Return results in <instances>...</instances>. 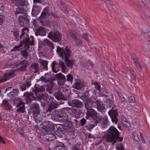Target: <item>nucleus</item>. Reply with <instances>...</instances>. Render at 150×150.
I'll return each instance as SVG.
<instances>
[{
    "label": "nucleus",
    "instance_id": "1",
    "mask_svg": "<svg viewBox=\"0 0 150 150\" xmlns=\"http://www.w3.org/2000/svg\"><path fill=\"white\" fill-rule=\"evenodd\" d=\"M108 133L106 136V141L112 142V145L116 143L117 141L121 142L122 140V137H119V133L114 127L112 126L110 127L108 129Z\"/></svg>",
    "mask_w": 150,
    "mask_h": 150
},
{
    "label": "nucleus",
    "instance_id": "2",
    "mask_svg": "<svg viewBox=\"0 0 150 150\" xmlns=\"http://www.w3.org/2000/svg\"><path fill=\"white\" fill-rule=\"evenodd\" d=\"M92 102L90 99H88L85 104V108L87 110L86 118L88 119L89 117L92 118H96L97 117L96 112L92 108Z\"/></svg>",
    "mask_w": 150,
    "mask_h": 150
},
{
    "label": "nucleus",
    "instance_id": "3",
    "mask_svg": "<svg viewBox=\"0 0 150 150\" xmlns=\"http://www.w3.org/2000/svg\"><path fill=\"white\" fill-rule=\"evenodd\" d=\"M56 51L60 57L63 59L70 58L71 53V51L67 47L62 48L57 46Z\"/></svg>",
    "mask_w": 150,
    "mask_h": 150
},
{
    "label": "nucleus",
    "instance_id": "4",
    "mask_svg": "<svg viewBox=\"0 0 150 150\" xmlns=\"http://www.w3.org/2000/svg\"><path fill=\"white\" fill-rule=\"evenodd\" d=\"M48 36L49 38L54 42H57L59 41L61 39V35L58 32H50Z\"/></svg>",
    "mask_w": 150,
    "mask_h": 150
},
{
    "label": "nucleus",
    "instance_id": "5",
    "mask_svg": "<svg viewBox=\"0 0 150 150\" xmlns=\"http://www.w3.org/2000/svg\"><path fill=\"white\" fill-rule=\"evenodd\" d=\"M108 114L110 116L112 121L114 122L115 124H116L118 121L117 118V116L118 115V113L116 110H109L108 112Z\"/></svg>",
    "mask_w": 150,
    "mask_h": 150
},
{
    "label": "nucleus",
    "instance_id": "6",
    "mask_svg": "<svg viewBox=\"0 0 150 150\" xmlns=\"http://www.w3.org/2000/svg\"><path fill=\"white\" fill-rule=\"evenodd\" d=\"M30 109L33 112L34 117H37L39 114V107L37 104L33 103L30 105Z\"/></svg>",
    "mask_w": 150,
    "mask_h": 150
},
{
    "label": "nucleus",
    "instance_id": "7",
    "mask_svg": "<svg viewBox=\"0 0 150 150\" xmlns=\"http://www.w3.org/2000/svg\"><path fill=\"white\" fill-rule=\"evenodd\" d=\"M63 127L66 132H72L74 131L71 122H68L63 123Z\"/></svg>",
    "mask_w": 150,
    "mask_h": 150
},
{
    "label": "nucleus",
    "instance_id": "8",
    "mask_svg": "<svg viewBox=\"0 0 150 150\" xmlns=\"http://www.w3.org/2000/svg\"><path fill=\"white\" fill-rule=\"evenodd\" d=\"M16 106L18 108L16 110L18 113H23L25 112V105L22 102L19 101Z\"/></svg>",
    "mask_w": 150,
    "mask_h": 150
},
{
    "label": "nucleus",
    "instance_id": "9",
    "mask_svg": "<svg viewBox=\"0 0 150 150\" xmlns=\"http://www.w3.org/2000/svg\"><path fill=\"white\" fill-rule=\"evenodd\" d=\"M68 103L69 105L72 107L81 108L83 106L82 103L77 100H74L68 102Z\"/></svg>",
    "mask_w": 150,
    "mask_h": 150
},
{
    "label": "nucleus",
    "instance_id": "10",
    "mask_svg": "<svg viewBox=\"0 0 150 150\" xmlns=\"http://www.w3.org/2000/svg\"><path fill=\"white\" fill-rule=\"evenodd\" d=\"M31 40H30L29 38H24L23 40L24 45L26 46L28 49L29 47V45H33L34 43V37L32 36H31Z\"/></svg>",
    "mask_w": 150,
    "mask_h": 150
},
{
    "label": "nucleus",
    "instance_id": "11",
    "mask_svg": "<svg viewBox=\"0 0 150 150\" xmlns=\"http://www.w3.org/2000/svg\"><path fill=\"white\" fill-rule=\"evenodd\" d=\"M42 125L44 127L47 129L48 128L50 130L53 129H55V125L49 121H45L42 122Z\"/></svg>",
    "mask_w": 150,
    "mask_h": 150
},
{
    "label": "nucleus",
    "instance_id": "12",
    "mask_svg": "<svg viewBox=\"0 0 150 150\" xmlns=\"http://www.w3.org/2000/svg\"><path fill=\"white\" fill-rule=\"evenodd\" d=\"M18 7L25 5L27 0H10Z\"/></svg>",
    "mask_w": 150,
    "mask_h": 150
},
{
    "label": "nucleus",
    "instance_id": "13",
    "mask_svg": "<svg viewBox=\"0 0 150 150\" xmlns=\"http://www.w3.org/2000/svg\"><path fill=\"white\" fill-rule=\"evenodd\" d=\"M14 76V74L13 72L6 73L4 74V76L0 79V83L6 81L10 78L13 77Z\"/></svg>",
    "mask_w": 150,
    "mask_h": 150
},
{
    "label": "nucleus",
    "instance_id": "14",
    "mask_svg": "<svg viewBox=\"0 0 150 150\" xmlns=\"http://www.w3.org/2000/svg\"><path fill=\"white\" fill-rule=\"evenodd\" d=\"M50 12L47 7L45 8L41 13L40 18L42 19L47 18L50 15Z\"/></svg>",
    "mask_w": 150,
    "mask_h": 150
},
{
    "label": "nucleus",
    "instance_id": "15",
    "mask_svg": "<svg viewBox=\"0 0 150 150\" xmlns=\"http://www.w3.org/2000/svg\"><path fill=\"white\" fill-rule=\"evenodd\" d=\"M54 150H67V148L62 143L57 142Z\"/></svg>",
    "mask_w": 150,
    "mask_h": 150
},
{
    "label": "nucleus",
    "instance_id": "16",
    "mask_svg": "<svg viewBox=\"0 0 150 150\" xmlns=\"http://www.w3.org/2000/svg\"><path fill=\"white\" fill-rule=\"evenodd\" d=\"M35 34L37 35H45L46 32L44 28L41 27L38 28L37 29Z\"/></svg>",
    "mask_w": 150,
    "mask_h": 150
},
{
    "label": "nucleus",
    "instance_id": "17",
    "mask_svg": "<svg viewBox=\"0 0 150 150\" xmlns=\"http://www.w3.org/2000/svg\"><path fill=\"white\" fill-rule=\"evenodd\" d=\"M2 107L6 110H10L11 109L12 106L10 104L7 100L6 99L3 101Z\"/></svg>",
    "mask_w": 150,
    "mask_h": 150
},
{
    "label": "nucleus",
    "instance_id": "18",
    "mask_svg": "<svg viewBox=\"0 0 150 150\" xmlns=\"http://www.w3.org/2000/svg\"><path fill=\"white\" fill-rule=\"evenodd\" d=\"M25 96L27 102L28 103L31 102L32 100L34 99L35 98L33 93L31 92L26 93L25 94Z\"/></svg>",
    "mask_w": 150,
    "mask_h": 150
},
{
    "label": "nucleus",
    "instance_id": "19",
    "mask_svg": "<svg viewBox=\"0 0 150 150\" xmlns=\"http://www.w3.org/2000/svg\"><path fill=\"white\" fill-rule=\"evenodd\" d=\"M45 88L42 86H35V89L34 90V92L35 93L36 96L37 95H39L41 93L40 92H42L45 90Z\"/></svg>",
    "mask_w": 150,
    "mask_h": 150
},
{
    "label": "nucleus",
    "instance_id": "20",
    "mask_svg": "<svg viewBox=\"0 0 150 150\" xmlns=\"http://www.w3.org/2000/svg\"><path fill=\"white\" fill-rule=\"evenodd\" d=\"M47 134L46 138L48 141L53 140L55 139L56 136L53 133L49 132H47Z\"/></svg>",
    "mask_w": 150,
    "mask_h": 150
},
{
    "label": "nucleus",
    "instance_id": "21",
    "mask_svg": "<svg viewBox=\"0 0 150 150\" xmlns=\"http://www.w3.org/2000/svg\"><path fill=\"white\" fill-rule=\"evenodd\" d=\"M19 63L22 65V67L20 68L21 71L25 70L28 65V61L26 60H23L20 61Z\"/></svg>",
    "mask_w": 150,
    "mask_h": 150
},
{
    "label": "nucleus",
    "instance_id": "22",
    "mask_svg": "<svg viewBox=\"0 0 150 150\" xmlns=\"http://www.w3.org/2000/svg\"><path fill=\"white\" fill-rule=\"evenodd\" d=\"M38 62L43 66V69L45 70H48L47 64L48 62L47 61L42 59H40L39 60Z\"/></svg>",
    "mask_w": 150,
    "mask_h": 150
},
{
    "label": "nucleus",
    "instance_id": "23",
    "mask_svg": "<svg viewBox=\"0 0 150 150\" xmlns=\"http://www.w3.org/2000/svg\"><path fill=\"white\" fill-rule=\"evenodd\" d=\"M56 99L58 100L60 99L64 100L65 97L62 93L59 92H55L54 95Z\"/></svg>",
    "mask_w": 150,
    "mask_h": 150
},
{
    "label": "nucleus",
    "instance_id": "24",
    "mask_svg": "<svg viewBox=\"0 0 150 150\" xmlns=\"http://www.w3.org/2000/svg\"><path fill=\"white\" fill-rule=\"evenodd\" d=\"M69 58L65 59V61L67 66L69 67L72 68L74 63L73 59H70Z\"/></svg>",
    "mask_w": 150,
    "mask_h": 150
},
{
    "label": "nucleus",
    "instance_id": "25",
    "mask_svg": "<svg viewBox=\"0 0 150 150\" xmlns=\"http://www.w3.org/2000/svg\"><path fill=\"white\" fill-rule=\"evenodd\" d=\"M31 85L30 82L28 81L20 86V88L22 91L25 90L27 88H28Z\"/></svg>",
    "mask_w": 150,
    "mask_h": 150
},
{
    "label": "nucleus",
    "instance_id": "26",
    "mask_svg": "<svg viewBox=\"0 0 150 150\" xmlns=\"http://www.w3.org/2000/svg\"><path fill=\"white\" fill-rule=\"evenodd\" d=\"M44 42L50 47L51 51L52 52L53 49L54 48V44L47 39H44Z\"/></svg>",
    "mask_w": 150,
    "mask_h": 150
},
{
    "label": "nucleus",
    "instance_id": "27",
    "mask_svg": "<svg viewBox=\"0 0 150 150\" xmlns=\"http://www.w3.org/2000/svg\"><path fill=\"white\" fill-rule=\"evenodd\" d=\"M97 110L100 112H101L103 110L104 111L105 109V107L102 103H98V102L97 100Z\"/></svg>",
    "mask_w": 150,
    "mask_h": 150
},
{
    "label": "nucleus",
    "instance_id": "28",
    "mask_svg": "<svg viewBox=\"0 0 150 150\" xmlns=\"http://www.w3.org/2000/svg\"><path fill=\"white\" fill-rule=\"evenodd\" d=\"M132 59H133V62L137 67H139L140 68L139 71H142V67L140 66V65L137 62V57L135 55H133L132 56Z\"/></svg>",
    "mask_w": 150,
    "mask_h": 150
},
{
    "label": "nucleus",
    "instance_id": "29",
    "mask_svg": "<svg viewBox=\"0 0 150 150\" xmlns=\"http://www.w3.org/2000/svg\"><path fill=\"white\" fill-rule=\"evenodd\" d=\"M37 97L41 100L42 99L43 100H46L47 97L48 95L46 93H40L39 95H37Z\"/></svg>",
    "mask_w": 150,
    "mask_h": 150
},
{
    "label": "nucleus",
    "instance_id": "30",
    "mask_svg": "<svg viewBox=\"0 0 150 150\" xmlns=\"http://www.w3.org/2000/svg\"><path fill=\"white\" fill-rule=\"evenodd\" d=\"M55 118L57 119L58 120L61 122H64L67 120V118L63 115H60L59 116H55Z\"/></svg>",
    "mask_w": 150,
    "mask_h": 150
},
{
    "label": "nucleus",
    "instance_id": "31",
    "mask_svg": "<svg viewBox=\"0 0 150 150\" xmlns=\"http://www.w3.org/2000/svg\"><path fill=\"white\" fill-rule=\"evenodd\" d=\"M58 105L57 104L54 102L50 103L48 105V110L49 111H51L52 109L56 108Z\"/></svg>",
    "mask_w": 150,
    "mask_h": 150
},
{
    "label": "nucleus",
    "instance_id": "32",
    "mask_svg": "<svg viewBox=\"0 0 150 150\" xmlns=\"http://www.w3.org/2000/svg\"><path fill=\"white\" fill-rule=\"evenodd\" d=\"M22 46V41H21V43L19 45L15 46L11 50V52L14 51H19L20 50V48Z\"/></svg>",
    "mask_w": 150,
    "mask_h": 150
},
{
    "label": "nucleus",
    "instance_id": "33",
    "mask_svg": "<svg viewBox=\"0 0 150 150\" xmlns=\"http://www.w3.org/2000/svg\"><path fill=\"white\" fill-rule=\"evenodd\" d=\"M59 65L61 67L62 72L64 73L66 69V68L65 65L64 63L62 61H59Z\"/></svg>",
    "mask_w": 150,
    "mask_h": 150
},
{
    "label": "nucleus",
    "instance_id": "34",
    "mask_svg": "<svg viewBox=\"0 0 150 150\" xmlns=\"http://www.w3.org/2000/svg\"><path fill=\"white\" fill-rule=\"evenodd\" d=\"M69 36L73 39L74 40H75V39L78 38L79 36V34L78 33H74L71 31L69 32Z\"/></svg>",
    "mask_w": 150,
    "mask_h": 150
},
{
    "label": "nucleus",
    "instance_id": "35",
    "mask_svg": "<svg viewBox=\"0 0 150 150\" xmlns=\"http://www.w3.org/2000/svg\"><path fill=\"white\" fill-rule=\"evenodd\" d=\"M55 76L58 79L66 80L65 76L61 73L56 74Z\"/></svg>",
    "mask_w": 150,
    "mask_h": 150
},
{
    "label": "nucleus",
    "instance_id": "36",
    "mask_svg": "<svg viewBox=\"0 0 150 150\" xmlns=\"http://www.w3.org/2000/svg\"><path fill=\"white\" fill-rule=\"evenodd\" d=\"M83 85L82 83L80 82H77L75 83L74 86V88L77 90H79L83 87Z\"/></svg>",
    "mask_w": 150,
    "mask_h": 150
},
{
    "label": "nucleus",
    "instance_id": "37",
    "mask_svg": "<svg viewBox=\"0 0 150 150\" xmlns=\"http://www.w3.org/2000/svg\"><path fill=\"white\" fill-rule=\"evenodd\" d=\"M31 68L34 69L35 72H38L39 70V65L38 63H35L31 65Z\"/></svg>",
    "mask_w": 150,
    "mask_h": 150
},
{
    "label": "nucleus",
    "instance_id": "38",
    "mask_svg": "<svg viewBox=\"0 0 150 150\" xmlns=\"http://www.w3.org/2000/svg\"><path fill=\"white\" fill-rule=\"evenodd\" d=\"M21 55L23 57L25 58H27L28 56V52L25 50L21 51Z\"/></svg>",
    "mask_w": 150,
    "mask_h": 150
},
{
    "label": "nucleus",
    "instance_id": "39",
    "mask_svg": "<svg viewBox=\"0 0 150 150\" xmlns=\"http://www.w3.org/2000/svg\"><path fill=\"white\" fill-rule=\"evenodd\" d=\"M117 95L119 98V99L120 101L122 102H124L125 101V99L124 97L122 95V94L120 93H117Z\"/></svg>",
    "mask_w": 150,
    "mask_h": 150
},
{
    "label": "nucleus",
    "instance_id": "40",
    "mask_svg": "<svg viewBox=\"0 0 150 150\" xmlns=\"http://www.w3.org/2000/svg\"><path fill=\"white\" fill-rule=\"evenodd\" d=\"M19 25L21 26H24V22L23 21L24 20L23 17L22 16H19Z\"/></svg>",
    "mask_w": 150,
    "mask_h": 150
},
{
    "label": "nucleus",
    "instance_id": "41",
    "mask_svg": "<svg viewBox=\"0 0 150 150\" xmlns=\"http://www.w3.org/2000/svg\"><path fill=\"white\" fill-rule=\"evenodd\" d=\"M103 123L105 125H106L108 122V117L106 115H105L102 118Z\"/></svg>",
    "mask_w": 150,
    "mask_h": 150
},
{
    "label": "nucleus",
    "instance_id": "42",
    "mask_svg": "<svg viewBox=\"0 0 150 150\" xmlns=\"http://www.w3.org/2000/svg\"><path fill=\"white\" fill-rule=\"evenodd\" d=\"M29 29L26 28H23V29L22 30V34L20 36V38H21L22 36L25 33V32L27 33V34L29 32Z\"/></svg>",
    "mask_w": 150,
    "mask_h": 150
},
{
    "label": "nucleus",
    "instance_id": "43",
    "mask_svg": "<svg viewBox=\"0 0 150 150\" xmlns=\"http://www.w3.org/2000/svg\"><path fill=\"white\" fill-rule=\"evenodd\" d=\"M19 92V90L15 89L13 90L12 92H11L10 94L13 96H16Z\"/></svg>",
    "mask_w": 150,
    "mask_h": 150
},
{
    "label": "nucleus",
    "instance_id": "44",
    "mask_svg": "<svg viewBox=\"0 0 150 150\" xmlns=\"http://www.w3.org/2000/svg\"><path fill=\"white\" fill-rule=\"evenodd\" d=\"M13 33L14 37L15 38L16 40H17L19 38L18 37L19 33L18 31H13Z\"/></svg>",
    "mask_w": 150,
    "mask_h": 150
},
{
    "label": "nucleus",
    "instance_id": "45",
    "mask_svg": "<svg viewBox=\"0 0 150 150\" xmlns=\"http://www.w3.org/2000/svg\"><path fill=\"white\" fill-rule=\"evenodd\" d=\"M16 12L17 14L23 13H24V9L23 8H19V7L18 8L16 9Z\"/></svg>",
    "mask_w": 150,
    "mask_h": 150
},
{
    "label": "nucleus",
    "instance_id": "46",
    "mask_svg": "<svg viewBox=\"0 0 150 150\" xmlns=\"http://www.w3.org/2000/svg\"><path fill=\"white\" fill-rule=\"evenodd\" d=\"M116 149L119 150H124L123 145L121 143H119L116 145Z\"/></svg>",
    "mask_w": 150,
    "mask_h": 150
},
{
    "label": "nucleus",
    "instance_id": "47",
    "mask_svg": "<svg viewBox=\"0 0 150 150\" xmlns=\"http://www.w3.org/2000/svg\"><path fill=\"white\" fill-rule=\"evenodd\" d=\"M74 40V41L75 42L76 45L77 46H79L80 45H81L82 43L81 41L79 38H77L75 39Z\"/></svg>",
    "mask_w": 150,
    "mask_h": 150
},
{
    "label": "nucleus",
    "instance_id": "48",
    "mask_svg": "<svg viewBox=\"0 0 150 150\" xmlns=\"http://www.w3.org/2000/svg\"><path fill=\"white\" fill-rule=\"evenodd\" d=\"M128 101L130 103H134L135 102V98L132 96L129 97L128 98Z\"/></svg>",
    "mask_w": 150,
    "mask_h": 150
},
{
    "label": "nucleus",
    "instance_id": "49",
    "mask_svg": "<svg viewBox=\"0 0 150 150\" xmlns=\"http://www.w3.org/2000/svg\"><path fill=\"white\" fill-rule=\"evenodd\" d=\"M65 81L66 80L58 79V84L60 86L63 85L65 82Z\"/></svg>",
    "mask_w": 150,
    "mask_h": 150
},
{
    "label": "nucleus",
    "instance_id": "50",
    "mask_svg": "<svg viewBox=\"0 0 150 150\" xmlns=\"http://www.w3.org/2000/svg\"><path fill=\"white\" fill-rule=\"evenodd\" d=\"M67 80L68 81H71L73 80V77L70 74H69L67 76Z\"/></svg>",
    "mask_w": 150,
    "mask_h": 150
},
{
    "label": "nucleus",
    "instance_id": "51",
    "mask_svg": "<svg viewBox=\"0 0 150 150\" xmlns=\"http://www.w3.org/2000/svg\"><path fill=\"white\" fill-rule=\"evenodd\" d=\"M56 62L55 61L53 62L52 64V71L54 73H56L57 71H56L55 69V65L56 64Z\"/></svg>",
    "mask_w": 150,
    "mask_h": 150
},
{
    "label": "nucleus",
    "instance_id": "52",
    "mask_svg": "<svg viewBox=\"0 0 150 150\" xmlns=\"http://www.w3.org/2000/svg\"><path fill=\"white\" fill-rule=\"evenodd\" d=\"M92 84L95 86L96 89L97 90H100V86L99 83H98L97 82H94L92 83Z\"/></svg>",
    "mask_w": 150,
    "mask_h": 150
},
{
    "label": "nucleus",
    "instance_id": "53",
    "mask_svg": "<svg viewBox=\"0 0 150 150\" xmlns=\"http://www.w3.org/2000/svg\"><path fill=\"white\" fill-rule=\"evenodd\" d=\"M16 130L17 132L19 133L20 135L22 136L23 135V130L22 128H18Z\"/></svg>",
    "mask_w": 150,
    "mask_h": 150
},
{
    "label": "nucleus",
    "instance_id": "54",
    "mask_svg": "<svg viewBox=\"0 0 150 150\" xmlns=\"http://www.w3.org/2000/svg\"><path fill=\"white\" fill-rule=\"evenodd\" d=\"M132 137L135 141L138 142L139 140V138L135 133L133 134Z\"/></svg>",
    "mask_w": 150,
    "mask_h": 150
},
{
    "label": "nucleus",
    "instance_id": "55",
    "mask_svg": "<svg viewBox=\"0 0 150 150\" xmlns=\"http://www.w3.org/2000/svg\"><path fill=\"white\" fill-rule=\"evenodd\" d=\"M86 121L84 118H83L80 120V125L81 126L84 125L86 122Z\"/></svg>",
    "mask_w": 150,
    "mask_h": 150
},
{
    "label": "nucleus",
    "instance_id": "56",
    "mask_svg": "<svg viewBox=\"0 0 150 150\" xmlns=\"http://www.w3.org/2000/svg\"><path fill=\"white\" fill-rule=\"evenodd\" d=\"M83 37L84 39L87 41H88L89 40V38L88 35V34L85 33L83 35Z\"/></svg>",
    "mask_w": 150,
    "mask_h": 150
},
{
    "label": "nucleus",
    "instance_id": "57",
    "mask_svg": "<svg viewBox=\"0 0 150 150\" xmlns=\"http://www.w3.org/2000/svg\"><path fill=\"white\" fill-rule=\"evenodd\" d=\"M106 102L108 103L107 106L109 107H110L111 106V103H112L110 100L109 99H107L106 100Z\"/></svg>",
    "mask_w": 150,
    "mask_h": 150
},
{
    "label": "nucleus",
    "instance_id": "58",
    "mask_svg": "<svg viewBox=\"0 0 150 150\" xmlns=\"http://www.w3.org/2000/svg\"><path fill=\"white\" fill-rule=\"evenodd\" d=\"M4 18V17L3 16L0 15V25L3 24Z\"/></svg>",
    "mask_w": 150,
    "mask_h": 150
},
{
    "label": "nucleus",
    "instance_id": "59",
    "mask_svg": "<svg viewBox=\"0 0 150 150\" xmlns=\"http://www.w3.org/2000/svg\"><path fill=\"white\" fill-rule=\"evenodd\" d=\"M0 143H2L4 144H5V142L4 138L0 136Z\"/></svg>",
    "mask_w": 150,
    "mask_h": 150
},
{
    "label": "nucleus",
    "instance_id": "60",
    "mask_svg": "<svg viewBox=\"0 0 150 150\" xmlns=\"http://www.w3.org/2000/svg\"><path fill=\"white\" fill-rule=\"evenodd\" d=\"M131 72L133 76V78L134 80L135 81L136 80L135 73L134 72L133 70H131Z\"/></svg>",
    "mask_w": 150,
    "mask_h": 150
},
{
    "label": "nucleus",
    "instance_id": "61",
    "mask_svg": "<svg viewBox=\"0 0 150 150\" xmlns=\"http://www.w3.org/2000/svg\"><path fill=\"white\" fill-rule=\"evenodd\" d=\"M140 139L142 141V142L143 144L145 143V142L144 141V139L143 137L142 136V133L141 132H140Z\"/></svg>",
    "mask_w": 150,
    "mask_h": 150
},
{
    "label": "nucleus",
    "instance_id": "62",
    "mask_svg": "<svg viewBox=\"0 0 150 150\" xmlns=\"http://www.w3.org/2000/svg\"><path fill=\"white\" fill-rule=\"evenodd\" d=\"M52 88L48 87L47 88V91H48L50 94H52V91L51 90Z\"/></svg>",
    "mask_w": 150,
    "mask_h": 150
},
{
    "label": "nucleus",
    "instance_id": "63",
    "mask_svg": "<svg viewBox=\"0 0 150 150\" xmlns=\"http://www.w3.org/2000/svg\"><path fill=\"white\" fill-rule=\"evenodd\" d=\"M34 119L36 122L37 123H39L40 122V120H38L37 117H34Z\"/></svg>",
    "mask_w": 150,
    "mask_h": 150
},
{
    "label": "nucleus",
    "instance_id": "64",
    "mask_svg": "<svg viewBox=\"0 0 150 150\" xmlns=\"http://www.w3.org/2000/svg\"><path fill=\"white\" fill-rule=\"evenodd\" d=\"M72 149L73 150H79V149L75 145H74L72 147Z\"/></svg>",
    "mask_w": 150,
    "mask_h": 150
}]
</instances>
